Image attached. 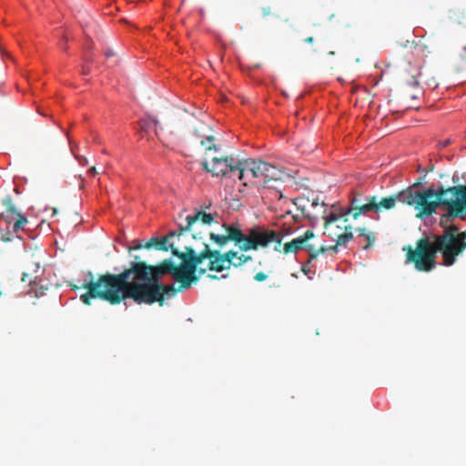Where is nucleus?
<instances>
[{
  "label": "nucleus",
  "mask_w": 466,
  "mask_h": 466,
  "mask_svg": "<svg viewBox=\"0 0 466 466\" xmlns=\"http://www.w3.org/2000/svg\"><path fill=\"white\" fill-rule=\"evenodd\" d=\"M404 195H406L405 189H403L394 195H391V196H389L386 198H382L380 199H379L377 198L378 213L381 212L384 209L390 210V209L393 208L395 207L396 203L405 204V201L403 200Z\"/></svg>",
  "instance_id": "f8f14e48"
},
{
  "label": "nucleus",
  "mask_w": 466,
  "mask_h": 466,
  "mask_svg": "<svg viewBox=\"0 0 466 466\" xmlns=\"http://www.w3.org/2000/svg\"><path fill=\"white\" fill-rule=\"evenodd\" d=\"M222 227L226 230L225 234H209L210 240L219 248L232 241L242 251L257 250L259 247H265L275 237L274 233L266 232L263 227L250 228L247 234H244L237 225L224 223Z\"/></svg>",
  "instance_id": "20e7f679"
},
{
  "label": "nucleus",
  "mask_w": 466,
  "mask_h": 466,
  "mask_svg": "<svg viewBox=\"0 0 466 466\" xmlns=\"http://www.w3.org/2000/svg\"><path fill=\"white\" fill-rule=\"evenodd\" d=\"M243 161H235L232 156L211 158V167L207 161H203L201 166L204 170L211 172L213 176H226L235 170L239 174V168H242Z\"/></svg>",
  "instance_id": "1a4fd4ad"
},
{
  "label": "nucleus",
  "mask_w": 466,
  "mask_h": 466,
  "mask_svg": "<svg viewBox=\"0 0 466 466\" xmlns=\"http://www.w3.org/2000/svg\"><path fill=\"white\" fill-rule=\"evenodd\" d=\"M208 277L210 279H220L221 277H218L217 275H212V274H208ZM227 275H223L222 278H226Z\"/></svg>",
  "instance_id": "c756f323"
},
{
  "label": "nucleus",
  "mask_w": 466,
  "mask_h": 466,
  "mask_svg": "<svg viewBox=\"0 0 466 466\" xmlns=\"http://www.w3.org/2000/svg\"><path fill=\"white\" fill-rule=\"evenodd\" d=\"M421 76L420 67H417L414 69V72L409 74L407 78V83L413 87L419 86V77Z\"/></svg>",
  "instance_id": "aec40b11"
},
{
  "label": "nucleus",
  "mask_w": 466,
  "mask_h": 466,
  "mask_svg": "<svg viewBox=\"0 0 466 466\" xmlns=\"http://www.w3.org/2000/svg\"><path fill=\"white\" fill-rule=\"evenodd\" d=\"M466 249V230L460 235L443 232L441 235H434L433 240L430 238H421L416 241L413 248L410 245L404 246L405 263L412 264L416 270L430 272L436 268L437 254L441 253L443 265L452 266L458 256Z\"/></svg>",
  "instance_id": "f03ea898"
},
{
  "label": "nucleus",
  "mask_w": 466,
  "mask_h": 466,
  "mask_svg": "<svg viewBox=\"0 0 466 466\" xmlns=\"http://www.w3.org/2000/svg\"><path fill=\"white\" fill-rule=\"evenodd\" d=\"M261 15L270 25H274L278 20L281 19L280 15L273 12L270 6L262 7Z\"/></svg>",
  "instance_id": "dca6fc26"
},
{
  "label": "nucleus",
  "mask_w": 466,
  "mask_h": 466,
  "mask_svg": "<svg viewBox=\"0 0 466 466\" xmlns=\"http://www.w3.org/2000/svg\"><path fill=\"white\" fill-rule=\"evenodd\" d=\"M307 249L309 251V263L316 259L320 254H324L328 251V247L321 246L319 248L315 249L313 246L308 245Z\"/></svg>",
  "instance_id": "6ab92c4d"
},
{
  "label": "nucleus",
  "mask_w": 466,
  "mask_h": 466,
  "mask_svg": "<svg viewBox=\"0 0 466 466\" xmlns=\"http://www.w3.org/2000/svg\"><path fill=\"white\" fill-rule=\"evenodd\" d=\"M3 204L5 207V211L0 215V218L5 220L6 223H11L19 212L14 206L10 197L5 198L3 200Z\"/></svg>",
  "instance_id": "2eb2a0df"
},
{
  "label": "nucleus",
  "mask_w": 466,
  "mask_h": 466,
  "mask_svg": "<svg viewBox=\"0 0 466 466\" xmlns=\"http://www.w3.org/2000/svg\"><path fill=\"white\" fill-rule=\"evenodd\" d=\"M171 246L174 247L173 244H170L169 246L167 245V238H151L144 245V248H155L158 250L167 251L168 249L171 250ZM141 248H143V246L141 244H139L134 248H130L129 250L140 249Z\"/></svg>",
  "instance_id": "4468645a"
},
{
  "label": "nucleus",
  "mask_w": 466,
  "mask_h": 466,
  "mask_svg": "<svg viewBox=\"0 0 466 466\" xmlns=\"http://www.w3.org/2000/svg\"><path fill=\"white\" fill-rule=\"evenodd\" d=\"M175 235H177V233L176 232H172L169 236L172 237V236H175Z\"/></svg>",
  "instance_id": "e433bc0d"
},
{
  "label": "nucleus",
  "mask_w": 466,
  "mask_h": 466,
  "mask_svg": "<svg viewBox=\"0 0 466 466\" xmlns=\"http://www.w3.org/2000/svg\"><path fill=\"white\" fill-rule=\"evenodd\" d=\"M338 246L339 245H337V243H336L334 246L328 247V250H331V251L337 252L338 251Z\"/></svg>",
  "instance_id": "2f4dec72"
},
{
  "label": "nucleus",
  "mask_w": 466,
  "mask_h": 466,
  "mask_svg": "<svg viewBox=\"0 0 466 466\" xmlns=\"http://www.w3.org/2000/svg\"><path fill=\"white\" fill-rule=\"evenodd\" d=\"M250 173L264 187H272L271 182L282 178L283 172L277 167L261 160H245L239 168L238 179L243 181L246 173Z\"/></svg>",
  "instance_id": "423d86ee"
},
{
  "label": "nucleus",
  "mask_w": 466,
  "mask_h": 466,
  "mask_svg": "<svg viewBox=\"0 0 466 466\" xmlns=\"http://www.w3.org/2000/svg\"><path fill=\"white\" fill-rule=\"evenodd\" d=\"M111 55V52L106 53V56H109Z\"/></svg>",
  "instance_id": "4c0bfd02"
},
{
  "label": "nucleus",
  "mask_w": 466,
  "mask_h": 466,
  "mask_svg": "<svg viewBox=\"0 0 466 466\" xmlns=\"http://www.w3.org/2000/svg\"><path fill=\"white\" fill-rule=\"evenodd\" d=\"M268 279V275L262 271L260 272H258L255 276H254V279L258 282H262L264 280H266Z\"/></svg>",
  "instance_id": "a878e982"
},
{
  "label": "nucleus",
  "mask_w": 466,
  "mask_h": 466,
  "mask_svg": "<svg viewBox=\"0 0 466 466\" xmlns=\"http://www.w3.org/2000/svg\"><path fill=\"white\" fill-rule=\"evenodd\" d=\"M82 165L87 164V159L86 157L83 158V162H81Z\"/></svg>",
  "instance_id": "f704fd0d"
},
{
  "label": "nucleus",
  "mask_w": 466,
  "mask_h": 466,
  "mask_svg": "<svg viewBox=\"0 0 466 466\" xmlns=\"http://www.w3.org/2000/svg\"><path fill=\"white\" fill-rule=\"evenodd\" d=\"M91 59L89 57H85V62H84V65L82 66V74L83 75H87L89 74L90 72V67L88 66V64L90 63Z\"/></svg>",
  "instance_id": "393cba45"
},
{
  "label": "nucleus",
  "mask_w": 466,
  "mask_h": 466,
  "mask_svg": "<svg viewBox=\"0 0 466 466\" xmlns=\"http://www.w3.org/2000/svg\"><path fill=\"white\" fill-rule=\"evenodd\" d=\"M311 205H312L313 207H315V206H318V205H319V203H318V201H316V200H315V201H313V202H312V204H311Z\"/></svg>",
  "instance_id": "c9c22d12"
},
{
  "label": "nucleus",
  "mask_w": 466,
  "mask_h": 466,
  "mask_svg": "<svg viewBox=\"0 0 466 466\" xmlns=\"http://www.w3.org/2000/svg\"><path fill=\"white\" fill-rule=\"evenodd\" d=\"M111 55V52L106 53V56H109Z\"/></svg>",
  "instance_id": "58836bf2"
},
{
  "label": "nucleus",
  "mask_w": 466,
  "mask_h": 466,
  "mask_svg": "<svg viewBox=\"0 0 466 466\" xmlns=\"http://www.w3.org/2000/svg\"><path fill=\"white\" fill-rule=\"evenodd\" d=\"M266 232H272L275 234V237L270 240L264 248L268 247L270 244H274V250L279 253L290 254L297 253L299 250L302 248L307 249V241L311 239L314 237V233L312 230H307L303 235L293 238L291 241H289L282 245V239L286 234H283L282 231L267 229L264 228Z\"/></svg>",
  "instance_id": "6e6552de"
},
{
  "label": "nucleus",
  "mask_w": 466,
  "mask_h": 466,
  "mask_svg": "<svg viewBox=\"0 0 466 466\" xmlns=\"http://www.w3.org/2000/svg\"><path fill=\"white\" fill-rule=\"evenodd\" d=\"M215 137L212 135H208L205 138L201 139L200 144L203 146L206 150H215L218 149V147L215 145Z\"/></svg>",
  "instance_id": "4be33fe9"
},
{
  "label": "nucleus",
  "mask_w": 466,
  "mask_h": 466,
  "mask_svg": "<svg viewBox=\"0 0 466 466\" xmlns=\"http://www.w3.org/2000/svg\"><path fill=\"white\" fill-rule=\"evenodd\" d=\"M187 224L186 226H180V233L187 230H191L194 224L201 221V223L205 225H210L214 221V217L210 213H206L203 211H198L194 216H187L186 218Z\"/></svg>",
  "instance_id": "9b49d317"
},
{
  "label": "nucleus",
  "mask_w": 466,
  "mask_h": 466,
  "mask_svg": "<svg viewBox=\"0 0 466 466\" xmlns=\"http://www.w3.org/2000/svg\"><path fill=\"white\" fill-rule=\"evenodd\" d=\"M28 223L27 218L21 213H18L16 216V220L14 223L13 229L15 232H18L20 229L24 228V226Z\"/></svg>",
  "instance_id": "5701e85b"
},
{
  "label": "nucleus",
  "mask_w": 466,
  "mask_h": 466,
  "mask_svg": "<svg viewBox=\"0 0 466 466\" xmlns=\"http://www.w3.org/2000/svg\"><path fill=\"white\" fill-rule=\"evenodd\" d=\"M305 42L308 43V44H312L314 42V37L313 36H309L305 39Z\"/></svg>",
  "instance_id": "473e14b6"
},
{
  "label": "nucleus",
  "mask_w": 466,
  "mask_h": 466,
  "mask_svg": "<svg viewBox=\"0 0 466 466\" xmlns=\"http://www.w3.org/2000/svg\"><path fill=\"white\" fill-rule=\"evenodd\" d=\"M371 211L378 213L377 196H370L366 201L360 208H358L357 211L351 215V217L354 219H357L360 216L365 215Z\"/></svg>",
  "instance_id": "ddd939ff"
},
{
  "label": "nucleus",
  "mask_w": 466,
  "mask_h": 466,
  "mask_svg": "<svg viewBox=\"0 0 466 466\" xmlns=\"http://www.w3.org/2000/svg\"><path fill=\"white\" fill-rule=\"evenodd\" d=\"M443 232H450L453 235H460L461 232H459V228L455 225L450 226L447 228Z\"/></svg>",
  "instance_id": "bb28decb"
},
{
  "label": "nucleus",
  "mask_w": 466,
  "mask_h": 466,
  "mask_svg": "<svg viewBox=\"0 0 466 466\" xmlns=\"http://www.w3.org/2000/svg\"><path fill=\"white\" fill-rule=\"evenodd\" d=\"M179 291L173 285H164L162 283L155 285H134L131 299L137 304L152 305L157 302L163 306L165 296H175Z\"/></svg>",
  "instance_id": "0eeeda50"
},
{
  "label": "nucleus",
  "mask_w": 466,
  "mask_h": 466,
  "mask_svg": "<svg viewBox=\"0 0 466 466\" xmlns=\"http://www.w3.org/2000/svg\"><path fill=\"white\" fill-rule=\"evenodd\" d=\"M351 229H352V227L351 226H346L345 227V230L346 232H344L343 234H339L338 237H337V245H345L346 243H348L350 240H351L353 238V234L351 232Z\"/></svg>",
  "instance_id": "a211bd4d"
},
{
  "label": "nucleus",
  "mask_w": 466,
  "mask_h": 466,
  "mask_svg": "<svg viewBox=\"0 0 466 466\" xmlns=\"http://www.w3.org/2000/svg\"><path fill=\"white\" fill-rule=\"evenodd\" d=\"M21 280H22L23 282L29 281V283H30V284L32 283V279H31V278H29V276H28V274H27V273H24V274H23V277H22Z\"/></svg>",
  "instance_id": "c85d7f7f"
},
{
  "label": "nucleus",
  "mask_w": 466,
  "mask_h": 466,
  "mask_svg": "<svg viewBox=\"0 0 466 466\" xmlns=\"http://www.w3.org/2000/svg\"><path fill=\"white\" fill-rule=\"evenodd\" d=\"M360 193L355 194L350 203V207L347 208H338L335 212L330 213L329 215L325 217L324 226L327 228L329 224L337 221L339 218H344V221L347 222L348 216H351L355 211H357L358 208H360L368 198Z\"/></svg>",
  "instance_id": "9d476101"
},
{
  "label": "nucleus",
  "mask_w": 466,
  "mask_h": 466,
  "mask_svg": "<svg viewBox=\"0 0 466 466\" xmlns=\"http://www.w3.org/2000/svg\"><path fill=\"white\" fill-rule=\"evenodd\" d=\"M252 260V257L249 255L240 254L238 255V252L237 251L236 257L232 258L231 266L235 268H238L242 266L243 264L247 263L248 261Z\"/></svg>",
  "instance_id": "412c9836"
},
{
  "label": "nucleus",
  "mask_w": 466,
  "mask_h": 466,
  "mask_svg": "<svg viewBox=\"0 0 466 466\" xmlns=\"http://www.w3.org/2000/svg\"><path fill=\"white\" fill-rule=\"evenodd\" d=\"M356 230L359 233V236L363 237L367 242V244L363 247V248L364 249L370 248L375 241L374 234L372 232H367L365 228H359Z\"/></svg>",
  "instance_id": "f3484780"
},
{
  "label": "nucleus",
  "mask_w": 466,
  "mask_h": 466,
  "mask_svg": "<svg viewBox=\"0 0 466 466\" xmlns=\"http://www.w3.org/2000/svg\"><path fill=\"white\" fill-rule=\"evenodd\" d=\"M172 254L181 260L176 265L171 259H165L156 266L147 265L139 261V257H135V261L130 267L119 274L106 273L95 279L91 271L87 272L89 280H86L81 289L86 292L80 296V300L86 305H91L92 299H100L111 305L120 304L122 301L131 299L134 285L159 284V279L167 274L172 276L178 285V290L187 289L192 286L189 259L187 250L179 251L171 246ZM73 289H79L72 286Z\"/></svg>",
  "instance_id": "f257e3e1"
},
{
  "label": "nucleus",
  "mask_w": 466,
  "mask_h": 466,
  "mask_svg": "<svg viewBox=\"0 0 466 466\" xmlns=\"http://www.w3.org/2000/svg\"><path fill=\"white\" fill-rule=\"evenodd\" d=\"M449 144H450V140L448 139V140L443 142L442 146L443 147H447Z\"/></svg>",
  "instance_id": "72a5a7b5"
},
{
  "label": "nucleus",
  "mask_w": 466,
  "mask_h": 466,
  "mask_svg": "<svg viewBox=\"0 0 466 466\" xmlns=\"http://www.w3.org/2000/svg\"><path fill=\"white\" fill-rule=\"evenodd\" d=\"M203 245L204 248L199 253L196 252L191 246L186 247L189 259L192 284H196L199 279V276L207 272V268H198L205 259L209 260L208 269L222 272L225 269L230 268L232 258L237 255V251L233 249L221 253L218 249H211L206 243Z\"/></svg>",
  "instance_id": "39448f33"
},
{
  "label": "nucleus",
  "mask_w": 466,
  "mask_h": 466,
  "mask_svg": "<svg viewBox=\"0 0 466 466\" xmlns=\"http://www.w3.org/2000/svg\"><path fill=\"white\" fill-rule=\"evenodd\" d=\"M157 124H158V121L155 118L149 117L147 119H144L140 122L141 131L147 132L151 125H154L155 127H157Z\"/></svg>",
  "instance_id": "b1692460"
},
{
  "label": "nucleus",
  "mask_w": 466,
  "mask_h": 466,
  "mask_svg": "<svg viewBox=\"0 0 466 466\" xmlns=\"http://www.w3.org/2000/svg\"><path fill=\"white\" fill-rule=\"evenodd\" d=\"M309 265L310 263H309V260L307 261V263L305 265L302 266V271L305 273V274H308L309 271H310V268H309Z\"/></svg>",
  "instance_id": "cd10ccee"
},
{
  "label": "nucleus",
  "mask_w": 466,
  "mask_h": 466,
  "mask_svg": "<svg viewBox=\"0 0 466 466\" xmlns=\"http://www.w3.org/2000/svg\"><path fill=\"white\" fill-rule=\"evenodd\" d=\"M88 173H89L90 175H93V176H95L96 174H97V171H96V167H90V168H89V170H88Z\"/></svg>",
  "instance_id": "7c9ffc66"
},
{
  "label": "nucleus",
  "mask_w": 466,
  "mask_h": 466,
  "mask_svg": "<svg viewBox=\"0 0 466 466\" xmlns=\"http://www.w3.org/2000/svg\"><path fill=\"white\" fill-rule=\"evenodd\" d=\"M420 181L405 188L403 196L405 205L411 206L416 211V218L423 219L436 212L437 208L441 207L447 211L443 218H461L466 215V185H459L449 187H431L419 190L416 187Z\"/></svg>",
  "instance_id": "7ed1b4c3"
}]
</instances>
